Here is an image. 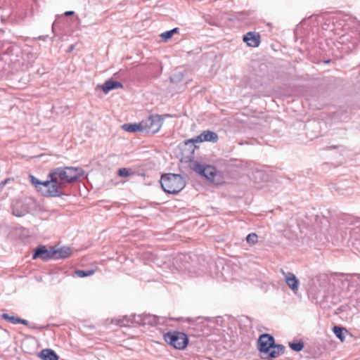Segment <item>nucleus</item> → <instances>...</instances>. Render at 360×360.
Wrapping results in <instances>:
<instances>
[{
    "instance_id": "obj_1",
    "label": "nucleus",
    "mask_w": 360,
    "mask_h": 360,
    "mask_svg": "<svg viewBox=\"0 0 360 360\" xmlns=\"http://www.w3.org/2000/svg\"><path fill=\"white\" fill-rule=\"evenodd\" d=\"M0 75L6 76L24 70V63L20 58L21 51L16 45L6 43L0 51Z\"/></svg>"
},
{
    "instance_id": "obj_2",
    "label": "nucleus",
    "mask_w": 360,
    "mask_h": 360,
    "mask_svg": "<svg viewBox=\"0 0 360 360\" xmlns=\"http://www.w3.org/2000/svg\"><path fill=\"white\" fill-rule=\"evenodd\" d=\"M84 174V170L78 167H59L49 172V176H53L60 186L64 188L76 182Z\"/></svg>"
},
{
    "instance_id": "obj_3",
    "label": "nucleus",
    "mask_w": 360,
    "mask_h": 360,
    "mask_svg": "<svg viewBox=\"0 0 360 360\" xmlns=\"http://www.w3.org/2000/svg\"><path fill=\"white\" fill-rule=\"evenodd\" d=\"M160 181L163 191L169 194H176L186 186V181L181 174H165Z\"/></svg>"
},
{
    "instance_id": "obj_4",
    "label": "nucleus",
    "mask_w": 360,
    "mask_h": 360,
    "mask_svg": "<svg viewBox=\"0 0 360 360\" xmlns=\"http://www.w3.org/2000/svg\"><path fill=\"white\" fill-rule=\"evenodd\" d=\"M189 167L193 171L201 176L205 177L210 181L217 184H220L219 181L215 179L217 176V169L215 167L210 165L202 164L196 160H191Z\"/></svg>"
},
{
    "instance_id": "obj_5",
    "label": "nucleus",
    "mask_w": 360,
    "mask_h": 360,
    "mask_svg": "<svg viewBox=\"0 0 360 360\" xmlns=\"http://www.w3.org/2000/svg\"><path fill=\"white\" fill-rule=\"evenodd\" d=\"M158 322L157 317L151 314H133L131 316H125L117 323L120 326H127L129 323L138 325H155Z\"/></svg>"
},
{
    "instance_id": "obj_6",
    "label": "nucleus",
    "mask_w": 360,
    "mask_h": 360,
    "mask_svg": "<svg viewBox=\"0 0 360 360\" xmlns=\"http://www.w3.org/2000/svg\"><path fill=\"white\" fill-rule=\"evenodd\" d=\"M169 115H150L141 121L143 132L146 134H155L160 129L164 117H169Z\"/></svg>"
},
{
    "instance_id": "obj_7",
    "label": "nucleus",
    "mask_w": 360,
    "mask_h": 360,
    "mask_svg": "<svg viewBox=\"0 0 360 360\" xmlns=\"http://www.w3.org/2000/svg\"><path fill=\"white\" fill-rule=\"evenodd\" d=\"M165 342L177 349H184L188 343V336L183 332L169 331L165 334Z\"/></svg>"
},
{
    "instance_id": "obj_8",
    "label": "nucleus",
    "mask_w": 360,
    "mask_h": 360,
    "mask_svg": "<svg viewBox=\"0 0 360 360\" xmlns=\"http://www.w3.org/2000/svg\"><path fill=\"white\" fill-rule=\"evenodd\" d=\"M218 141V135L217 133L212 131H204L200 135L197 136L195 138L191 139L186 140L184 142V146L188 147L191 150V154L194 153V149L195 146H194L196 143H201L203 141H210L212 143H216Z\"/></svg>"
},
{
    "instance_id": "obj_9",
    "label": "nucleus",
    "mask_w": 360,
    "mask_h": 360,
    "mask_svg": "<svg viewBox=\"0 0 360 360\" xmlns=\"http://www.w3.org/2000/svg\"><path fill=\"white\" fill-rule=\"evenodd\" d=\"M48 178L51 179V184L44 188V193L41 194L45 197H61L65 195L63 188L60 186V184L54 179L53 176H49Z\"/></svg>"
},
{
    "instance_id": "obj_10",
    "label": "nucleus",
    "mask_w": 360,
    "mask_h": 360,
    "mask_svg": "<svg viewBox=\"0 0 360 360\" xmlns=\"http://www.w3.org/2000/svg\"><path fill=\"white\" fill-rule=\"evenodd\" d=\"M274 338L269 333H263L259 335L257 342V347L260 353L268 352L269 349L274 346Z\"/></svg>"
},
{
    "instance_id": "obj_11",
    "label": "nucleus",
    "mask_w": 360,
    "mask_h": 360,
    "mask_svg": "<svg viewBox=\"0 0 360 360\" xmlns=\"http://www.w3.org/2000/svg\"><path fill=\"white\" fill-rule=\"evenodd\" d=\"M55 253V252H53V248L49 250L46 246L39 245L34 250L32 259H41L44 261H48L51 259H53V255Z\"/></svg>"
},
{
    "instance_id": "obj_12",
    "label": "nucleus",
    "mask_w": 360,
    "mask_h": 360,
    "mask_svg": "<svg viewBox=\"0 0 360 360\" xmlns=\"http://www.w3.org/2000/svg\"><path fill=\"white\" fill-rule=\"evenodd\" d=\"M29 212V208L27 205L20 200L14 202L12 205V213L18 217L26 215Z\"/></svg>"
},
{
    "instance_id": "obj_13",
    "label": "nucleus",
    "mask_w": 360,
    "mask_h": 360,
    "mask_svg": "<svg viewBox=\"0 0 360 360\" xmlns=\"http://www.w3.org/2000/svg\"><path fill=\"white\" fill-rule=\"evenodd\" d=\"M243 41L249 46L258 47L260 44V35L258 33L249 32L243 36Z\"/></svg>"
},
{
    "instance_id": "obj_14",
    "label": "nucleus",
    "mask_w": 360,
    "mask_h": 360,
    "mask_svg": "<svg viewBox=\"0 0 360 360\" xmlns=\"http://www.w3.org/2000/svg\"><path fill=\"white\" fill-rule=\"evenodd\" d=\"M281 272L285 276V281L288 287L290 288L293 292L297 290L299 281L295 274L291 272L285 273L283 270H281Z\"/></svg>"
},
{
    "instance_id": "obj_15",
    "label": "nucleus",
    "mask_w": 360,
    "mask_h": 360,
    "mask_svg": "<svg viewBox=\"0 0 360 360\" xmlns=\"http://www.w3.org/2000/svg\"><path fill=\"white\" fill-rule=\"evenodd\" d=\"M122 88H123V85L120 82L114 81L112 79L105 81L101 86V89L105 94H108L113 89Z\"/></svg>"
},
{
    "instance_id": "obj_16",
    "label": "nucleus",
    "mask_w": 360,
    "mask_h": 360,
    "mask_svg": "<svg viewBox=\"0 0 360 360\" xmlns=\"http://www.w3.org/2000/svg\"><path fill=\"white\" fill-rule=\"evenodd\" d=\"M53 252H56L53 255V259H55L67 258L70 256L72 252V249L68 247H62L57 250L53 248Z\"/></svg>"
},
{
    "instance_id": "obj_17",
    "label": "nucleus",
    "mask_w": 360,
    "mask_h": 360,
    "mask_svg": "<svg viewBox=\"0 0 360 360\" xmlns=\"http://www.w3.org/2000/svg\"><path fill=\"white\" fill-rule=\"evenodd\" d=\"M39 356L42 360H58L59 359L57 354L53 349H42L40 352Z\"/></svg>"
},
{
    "instance_id": "obj_18",
    "label": "nucleus",
    "mask_w": 360,
    "mask_h": 360,
    "mask_svg": "<svg viewBox=\"0 0 360 360\" xmlns=\"http://www.w3.org/2000/svg\"><path fill=\"white\" fill-rule=\"evenodd\" d=\"M122 128L128 132H136V131H143V126L142 122L139 123H133V124H124L122 126Z\"/></svg>"
},
{
    "instance_id": "obj_19",
    "label": "nucleus",
    "mask_w": 360,
    "mask_h": 360,
    "mask_svg": "<svg viewBox=\"0 0 360 360\" xmlns=\"http://www.w3.org/2000/svg\"><path fill=\"white\" fill-rule=\"evenodd\" d=\"M25 57H26L27 62L30 63V62L34 61L36 59V53H32L31 51H28L27 50H24V51L22 52V56H20V58L22 62H24V60H25ZM24 65H25L24 68H27V65L25 64H24Z\"/></svg>"
},
{
    "instance_id": "obj_20",
    "label": "nucleus",
    "mask_w": 360,
    "mask_h": 360,
    "mask_svg": "<svg viewBox=\"0 0 360 360\" xmlns=\"http://www.w3.org/2000/svg\"><path fill=\"white\" fill-rule=\"evenodd\" d=\"M290 348L295 352H300L303 349L304 345L302 341L292 342L288 344Z\"/></svg>"
},
{
    "instance_id": "obj_21",
    "label": "nucleus",
    "mask_w": 360,
    "mask_h": 360,
    "mask_svg": "<svg viewBox=\"0 0 360 360\" xmlns=\"http://www.w3.org/2000/svg\"><path fill=\"white\" fill-rule=\"evenodd\" d=\"M94 273H95V271L94 269H88V270L78 269L75 271V275L79 278H84V277L91 276Z\"/></svg>"
},
{
    "instance_id": "obj_22",
    "label": "nucleus",
    "mask_w": 360,
    "mask_h": 360,
    "mask_svg": "<svg viewBox=\"0 0 360 360\" xmlns=\"http://www.w3.org/2000/svg\"><path fill=\"white\" fill-rule=\"evenodd\" d=\"M344 330L347 331L345 328L340 327V326H334L333 328V331L334 334L342 342L344 341V340H345Z\"/></svg>"
},
{
    "instance_id": "obj_23",
    "label": "nucleus",
    "mask_w": 360,
    "mask_h": 360,
    "mask_svg": "<svg viewBox=\"0 0 360 360\" xmlns=\"http://www.w3.org/2000/svg\"><path fill=\"white\" fill-rule=\"evenodd\" d=\"M246 242L250 245H255L258 242V236L255 233H249L246 237Z\"/></svg>"
},
{
    "instance_id": "obj_24",
    "label": "nucleus",
    "mask_w": 360,
    "mask_h": 360,
    "mask_svg": "<svg viewBox=\"0 0 360 360\" xmlns=\"http://www.w3.org/2000/svg\"><path fill=\"white\" fill-rule=\"evenodd\" d=\"M356 222L359 223V225L349 231V232L352 237H354L356 240H360V220Z\"/></svg>"
},
{
    "instance_id": "obj_25",
    "label": "nucleus",
    "mask_w": 360,
    "mask_h": 360,
    "mask_svg": "<svg viewBox=\"0 0 360 360\" xmlns=\"http://www.w3.org/2000/svg\"><path fill=\"white\" fill-rule=\"evenodd\" d=\"M1 318L2 319L6 320V321L11 322L13 324H18V317L10 316L8 314L4 313L1 315Z\"/></svg>"
},
{
    "instance_id": "obj_26",
    "label": "nucleus",
    "mask_w": 360,
    "mask_h": 360,
    "mask_svg": "<svg viewBox=\"0 0 360 360\" xmlns=\"http://www.w3.org/2000/svg\"><path fill=\"white\" fill-rule=\"evenodd\" d=\"M273 349H274L279 356L282 355L285 352V347L281 344H276L275 341L274 342V346H272Z\"/></svg>"
},
{
    "instance_id": "obj_27",
    "label": "nucleus",
    "mask_w": 360,
    "mask_h": 360,
    "mask_svg": "<svg viewBox=\"0 0 360 360\" xmlns=\"http://www.w3.org/2000/svg\"><path fill=\"white\" fill-rule=\"evenodd\" d=\"M132 174H134V172H130L127 168H120L117 171V174L122 177H127Z\"/></svg>"
},
{
    "instance_id": "obj_28",
    "label": "nucleus",
    "mask_w": 360,
    "mask_h": 360,
    "mask_svg": "<svg viewBox=\"0 0 360 360\" xmlns=\"http://www.w3.org/2000/svg\"><path fill=\"white\" fill-rule=\"evenodd\" d=\"M50 184L51 179L44 181H41L40 186H37V190L42 194L44 193V188H46V187L49 186Z\"/></svg>"
},
{
    "instance_id": "obj_29",
    "label": "nucleus",
    "mask_w": 360,
    "mask_h": 360,
    "mask_svg": "<svg viewBox=\"0 0 360 360\" xmlns=\"http://www.w3.org/2000/svg\"><path fill=\"white\" fill-rule=\"evenodd\" d=\"M263 354H267L268 357L271 358V359H276V358L280 356L279 354L273 349H270L269 352H263Z\"/></svg>"
},
{
    "instance_id": "obj_30",
    "label": "nucleus",
    "mask_w": 360,
    "mask_h": 360,
    "mask_svg": "<svg viewBox=\"0 0 360 360\" xmlns=\"http://www.w3.org/2000/svg\"><path fill=\"white\" fill-rule=\"evenodd\" d=\"M160 36L164 41H167L173 36V34L172 32L169 30L162 33Z\"/></svg>"
},
{
    "instance_id": "obj_31",
    "label": "nucleus",
    "mask_w": 360,
    "mask_h": 360,
    "mask_svg": "<svg viewBox=\"0 0 360 360\" xmlns=\"http://www.w3.org/2000/svg\"><path fill=\"white\" fill-rule=\"evenodd\" d=\"M30 178H31V181H32V184L34 185L36 188H37V186H40L41 181H39L38 179H37L36 177H34L32 175H30Z\"/></svg>"
},
{
    "instance_id": "obj_32",
    "label": "nucleus",
    "mask_w": 360,
    "mask_h": 360,
    "mask_svg": "<svg viewBox=\"0 0 360 360\" xmlns=\"http://www.w3.org/2000/svg\"><path fill=\"white\" fill-rule=\"evenodd\" d=\"M18 323H21L25 326H29V322L25 319H22L20 318H18Z\"/></svg>"
},
{
    "instance_id": "obj_33",
    "label": "nucleus",
    "mask_w": 360,
    "mask_h": 360,
    "mask_svg": "<svg viewBox=\"0 0 360 360\" xmlns=\"http://www.w3.org/2000/svg\"><path fill=\"white\" fill-rule=\"evenodd\" d=\"M175 77H176L178 79H181L183 77V75L181 73L175 75L173 77H171V81L174 82V80L175 79Z\"/></svg>"
},
{
    "instance_id": "obj_34",
    "label": "nucleus",
    "mask_w": 360,
    "mask_h": 360,
    "mask_svg": "<svg viewBox=\"0 0 360 360\" xmlns=\"http://www.w3.org/2000/svg\"><path fill=\"white\" fill-rule=\"evenodd\" d=\"M74 14V11H68L64 13L65 16H70Z\"/></svg>"
},
{
    "instance_id": "obj_35",
    "label": "nucleus",
    "mask_w": 360,
    "mask_h": 360,
    "mask_svg": "<svg viewBox=\"0 0 360 360\" xmlns=\"http://www.w3.org/2000/svg\"><path fill=\"white\" fill-rule=\"evenodd\" d=\"M170 31H171V32H172V34L174 35V34L179 32V28L176 27V28L171 30Z\"/></svg>"
},
{
    "instance_id": "obj_36",
    "label": "nucleus",
    "mask_w": 360,
    "mask_h": 360,
    "mask_svg": "<svg viewBox=\"0 0 360 360\" xmlns=\"http://www.w3.org/2000/svg\"><path fill=\"white\" fill-rule=\"evenodd\" d=\"M47 37H48V36H47V35H46V36H40V37H39V39H41V40H44H44H46V39Z\"/></svg>"
},
{
    "instance_id": "obj_37",
    "label": "nucleus",
    "mask_w": 360,
    "mask_h": 360,
    "mask_svg": "<svg viewBox=\"0 0 360 360\" xmlns=\"http://www.w3.org/2000/svg\"><path fill=\"white\" fill-rule=\"evenodd\" d=\"M30 328H36V324H33L32 326H30Z\"/></svg>"
},
{
    "instance_id": "obj_38",
    "label": "nucleus",
    "mask_w": 360,
    "mask_h": 360,
    "mask_svg": "<svg viewBox=\"0 0 360 360\" xmlns=\"http://www.w3.org/2000/svg\"><path fill=\"white\" fill-rule=\"evenodd\" d=\"M330 62V60H325L324 63H328Z\"/></svg>"
}]
</instances>
